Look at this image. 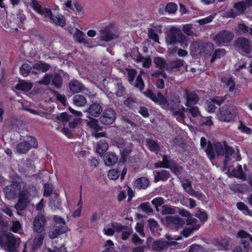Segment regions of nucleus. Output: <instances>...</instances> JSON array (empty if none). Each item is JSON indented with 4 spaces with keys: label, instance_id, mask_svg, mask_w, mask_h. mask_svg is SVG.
Segmentation results:
<instances>
[{
    "label": "nucleus",
    "instance_id": "obj_1",
    "mask_svg": "<svg viewBox=\"0 0 252 252\" xmlns=\"http://www.w3.org/2000/svg\"><path fill=\"white\" fill-rule=\"evenodd\" d=\"M144 94L147 97L165 110H176L181 103L180 98L177 95H171L167 100L161 93L158 92L156 94L150 89H147Z\"/></svg>",
    "mask_w": 252,
    "mask_h": 252
},
{
    "label": "nucleus",
    "instance_id": "obj_2",
    "mask_svg": "<svg viewBox=\"0 0 252 252\" xmlns=\"http://www.w3.org/2000/svg\"><path fill=\"white\" fill-rule=\"evenodd\" d=\"M166 43L168 45H175L178 43H180L183 48L188 46V38L179 28L172 27L165 37Z\"/></svg>",
    "mask_w": 252,
    "mask_h": 252
},
{
    "label": "nucleus",
    "instance_id": "obj_3",
    "mask_svg": "<svg viewBox=\"0 0 252 252\" xmlns=\"http://www.w3.org/2000/svg\"><path fill=\"white\" fill-rule=\"evenodd\" d=\"M237 115L238 111L235 106L224 105L219 108L217 116L219 121L229 123L234 121Z\"/></svg>",
    "mask_w": 252,
    "mask_h": 252
},
{
    "label": "nucleus",
    "instance_id": "obj_4",
    "mask_svg": "<svg viewBox=\"0 0 252 252\" xmlns=\"http://www.w3.org/2000/svg\"><path fill=\"white\" fill-rule=\"evenodd\" d=\"M4 236L5 238V244L7 250L10 252L16 251L21 243L20 239L16 238L10 232L5 233Z\"/></svg>",
    "mask_w": 252,
    "mask_h": 252
},
{
    "label": "nucleus",
    "instance_id": "obj_5",
    "mask_svg": "<svg viewBox=\"0 0 252 252\" xmlns=\"http://www.w3.org/2000/svg\"><path fill=\"white\" fill-rule=\"evenodd\" d=\"M234 37L232 32L226 30L222 31L218 33L214 37V40L218 46L222 43H228L231 42Z\"/></svg>",
    "mask_w": 252,
    "mask_h": 252
},
{
    "label": "nucleus",
    "instance_id": "obj_6",
    "mask_svg": "<svg viewBox=\"0 0 252 252\" xmlns=\"http://www.w3.org/2000/svg\"><path fill=\"white\" fill-rule=\"evenodd\" d=\"M43 15L45 17L50 18L53 22L56 25L63 27L65 25V19L63 16L57 17L52 14V12L50 9L42 8V9L38 13Z\"/></svg>",
    "mask_w": 252,
    "mask_h": 252
},
{
    "label": "nucleus",
    "instance_id": "obj_7",
    "mask_svg": "<svg viewBox=\"0 0 252 252\" xmlns=\"http://www.w3.org/2000/svg\"><path fill=\"white\" fill-rule=\"evenodd\" d=\"M108 149V144L105 140L100 141L97 146L96 151L100 156L103 157L104 162L107 166H110V154L105 153Z\"/></svg>",
    "mask_w": 252,
    "mask_h": 252
},
{
    "label": "nucleus",
    "instance_id": "obj_8",
    "mask_svg": "<svg viewBox=\"0 0 252 252\" xmlns=\"http://www.w3.org/2000/svg\"><path fill=\"white\" fill-rule=\"evenodd\" d=\"M46 223L45 217L42 214L37 215L33 222V230L38 233L46 234L45 226Z\"/></svg>",
    "mask_w": 252,
    "mask_h": 252
},
{
    "label": "nucleus",
    "instance_id": "obj_9",
    "mask_svg": "<svg viewBox=\"0 0 252 252\" xmlns=\"http://www.w3.org/2000/svg\"><path fill=\"white\" fill-rule=\"evenodd\" d=\"M21 188L20 184L17 182H13L11 185L6 187L4 189L6 197L9 199L14 198L17 195L20 194Z\"/></svg>",
    "mask_w": 252,
    "mask_h": 252
},
{
    "label": "nucleus",
    "instance_id": "obj_10",
    "mask_svg": "<svg viewBox=\"0 0 252 252\" xmlns=\"http://www.w3.org/2000/svg\"><path fill=\"white\" fill-rule=\"evenodd\" d=\"M230 238L225 236L221 238H217L214 239L211 244L216 247V249L219 251H226L229 249V244Z\"/></svg>",
    "mask_w": 252,
    "mask_h": 252
},
{
    "label": "nucleus",
    "instance_id": "obj_11",
    "mask_svg": "<svg viewBox=\"0 0 252 252\" xmlns=\"http://www.w3.org/2000/svg\"><path fill=\"white\" fill-rule=\"evenodd\" d=\"M235 44L246 54H249L251 53V41L249 39L244 37H239L235 40Z\"/></svg>",
    "mask_w": 252,
    "mask_h": 252
},
{
    "label": "nucleus",
    "instance_id": "obj_12",
    "mask_svg": "<svg viewBox=\"0 0 252 252\" xmlns=\"http://www.w3.org/2000/svg\"><path fill=\"white\" fill-rule=\"evenodd\" d=\"M36 194L37 191L33 185H25L20 192V196L30 201L33 197L36 195Z\"/></svg>",
    "mask_w": 252,
    "mask_h": 252
},
{
    "label": "nucleus",
    "instance_id": "obj_13",
    "mask_svg": "<svg viewBox=\"0 0 252 252\" xmlns=\"http://www.w3.org/2000/svg\"><path fill=\"white\" fill-rule=\"evenodd\" d=\"M111 226L115 229L118 233H121V238L123 240H126L128 239L129 236L133 232L132 229L127 225H124L120 224L115 226L113 224L111 223Z\"/></svg>",
    "mask_w": 252,
    "mask_h": 252
},
{
    "label": "nucleus",
    "instance_id": "obj_14",
    "mask_svg": "<svg viewBox=\"0 0 252 252\" xmlns=\"http://www.w3.org/2000/svg\"><path fill=\"white\" fill-rule=\"evenodd\" d=\"M184 96L186 99L185 105L187 107L197 104L199 100V96L195 91H189L186 90Z\"/></svg>",
    "mask_w": 252,
    "mask_h": 252
},
{
    "label": "nucleus",
    "instance_id": "obj_15",
    "mask_svg": "<svg viewBox=\"0 0 252 252\" xmlns=\"http://www.w3.org/2000/svg\"><path fill=\"white\" fill-rule=\"evenodd\" d=\"M68 88L73 94L88 91L84 85L76 79L71 80L68 83Z\"/></svg>",
    "mask_w": 252,
    "mask_h": 252
},
{
    "label": "nucleus",
    "instance_id": "obj_16",
    "mask_svg": "<svg viewBox=\"0 0 252 252\" xmlns=\"http://www.w3.org/2000/svg\"><path fill=\"white\" fill-rule=\"evenodd\" d=\"M199 53L206 57L211 56L214 49V45L211 42H202L198 45Z\"/></svg>",
    "mask_w": 252,
    "mask_h": 252
},
{
    "label": "nucleus",
    "instance_id": "obj_17",
    "mask_svg": "<svg viewBox=\"0 0 252 252\" xmlns=\"http://www.w3.org/2000/svg\"><path fill=\"white\" fill-rule=\"evenodd\" d=\"M235 32L238 35H250L252 37V29L244 23L239 24L235 29Z\"/></svg>",
    "mask_w": 252,
    "mask_h": 252
},
{
    "label": "nucleus",
    "instance_id": "obj_18",
    "mask_svg": "<svg viewBox=\"0 0 252 252\" xmlns=\"http://www.w3.org/2000/svg\"><path fill=\"white\" fill-rule=\"evenodd\" d=\"M121 154V158L118 163V164H124L127 161V158L131 154V147L128 145H126L124 148L120 150Z\"/></svg>",
    "mask_w": 252,
    "mask_h": 252
},
{
    "label": "nucleus",
    "instance_id": "obj_19",
    "mask_svg": "<svg viewBox=\"0 0 252 252\" xmlns=\"http://www.w3.org/2000/svg\"><path fill=\"white\" fill-rule=\"evenodd\" d=\"M170 246L169 242L167 241L157 240L154 241L152 245V250L161 252L164 249H166Z\"/></svg>",
    "mask_w": 252,
    "mask_h": 252
},
{
    "label": "nucleus",
    "instance_id": "obj_20",
    "mask_svg": "<svg viewBox=\"0 0 252 252\" xmlns=\"http://www.w3.org/2000/svg\"><path fill=\"white\" fill-rule=\"evenodd\" d=\"M150 181L146 177H140L134 183L135 187L138 189H146L150 186Z\"/></svg>",
    "mask_w": 252,
    "mask_h": 252
},
{
    "label": "nucleus",
    "instance_id": "obj_21",
    "mask_svg": "<svg viewBox=\"0 0 252 252\" xmlns=\"http://www.w3.org/2000/svg\"><path fill=\"white\" fill-rule=\"evenodd\" d=\"M171 174L169 171L165 170H162L160 171H157L155 174L154 180L155 182L161 181H166L170 177Z\"/></svg>",
    "mask_w": 252,
    "mask_h": 252
},
{
    "label": "nucleus",
    "instance_id": "obj_22",
    "mask_svg": "<svg viewBox=\"0 0 252 252\" xmlns=\"http://www.w3.org/2000/svg\"><path fill=\"white\" fill-rule=\"evenodd\" d=\"M87 112L89 113L93 117H96L99 116L102 112V108L99 104L94 103L90 106Z\"/></svg>",
    "mask_w": 252,
    "mask_h": 252
},
{
    "label": "nucleus",
    "instance_id": "obj_23",
    "mask_svg": "<svg viewBox=\"0 0 252 252\" xmlns=\"http://www.w3.org/2000/svg\"><path fill=\"white\" fill-rule=\"evenodd\" d=\"M153 62L155 67L158 68L159 70L166 69L168 71V62L164 58L160 57H155L154 58Z\"/></svg>",
    "mask_w": 252,
    "mask_h": 252
},
{
    "label": "nucleus",
    "instance_id": "obj_24",
    "mask_svg": "<svg viewBox=\"0 0 252 252\" xmlns=\"http://www.w3.org/2000/svg\"><path fill=\"white\" fill-rule=\"evenodd\" d=\"M55 228L58 229V232L62 234L65 232L66 231V226L65 224L64 220L61 218L57 216L54 217Z\"/></svg>",
    "mask_w": 252,
    "mask_h": 252
},
{
    "label": "nucleus",
    "instance_id": "obj_25",
    "mask_svg": "<svg viewBox=\"0 0 252 252\" xmlns=\"http://www.w3.org/2000/svg\"><path fill=\"white\" fill-rule=\"evenodd\" d=\"M231 174L232 177L237 178L243 181L247 180L246 175L243 171L241 165L239 164L236 169H233L231 172Z\"/></svg>",
    "mask_w": 252,
    "mask_h": 252
},
{
    "label": "nucleus",
    "instance_id": "obj_26",
    "mask_svg": "<svg viewBox=\"0 0 252 252\" xmlns=\"http://www.w3.org/2000/svg\"><path fill=\"white\" fill-rule=\"evenodd\" d=\"M32 67L33 69L45 72L50 69L51 65L43 62L37 61L32 64Z\"/></svg>",
    "mask_w": 252,
    "mask_h": 252
},
{
    "label": "nucleus",
    "instance_id": "obj_27",
    "mask_svg": "<svg viewBox=\"0 0 252 252\" xmlns=\"http://www.w3.org/2000/svg\"><path fill=\"white\" fill-rule=\"evenodd\" d=\"M30 202L28 199L23 198L20 196H19L18 202L15 205V208L17 210L18 215H20L19 211H21L26 209Z\"/></svg>",
    "mask_w": 252,
    "mask_h": 252
},
{
    "label": "nucleus",
    "instance_id": "obj_28",
    "mask_svg": "<svg viewBox=\"0 0 252 252\" xmlns=\"http://www.w3.org/2000/svg\"><path fill=\"white\" fill-rule=\"evenodd\" d=\"M32 86L33 84L32 83L22 80L19 82L15 88L18 90L27 92L32 89Z\"/></svg>",
    "mask_w": 252,
    "mask_h": 252
},
{
    "label": "nucleus",
    "instance_id": "obj_29",
    "mask_svg": "<svg viewBox=\"0 0 252 252\" xmlns=\"http://www.w3.org/2000/svg\"><path fill=\"white\" fill-rule=\"evenodd\" d=\"M75 31L74 36L77 42L80 43H83L84 44H88L90 43V42L86 39V36L83 32L77 29H76Z\"/></svg>",
    "mask_w": 252,
    "mask_h": 252
},
{
    "label": "nucleus",
    "instance_id": "obj_30",
    "mask_svg": "<svg viewBox=\"0 0 252 252\" xmlns=\"http://www.w3.org/2000/svg\"><path fill=\"white\" fill-rule=\"evenodd\" d=\"M184 63L185 61L181 59H176L175 60L169 61L168 63V71L181 67L183 66Z\"/></svg>",
    "mask_w": 252,
    "mask_h": 252
},
{
    "label": "nucleus",
    "instance_id": "obj_31",
    "mask_svg": "<svg viewBox=\"0 0 252 252\" xmlns=\"http://www.w3.org/2000/svg\"><path fill=\"white\" fill-rule=\"evenodd\" d=\"M165 221L169 224L183 225L185 221L178 216H168L165 218Z\"/></svg>",
    "mask_w": 252,
    "mask_h": 252
},
{
    "label": "nucleus",
    "instance_id": "obj_32",
    "mask_svg": "<svg viewBox=\"0 0 252 252\" xmlns=\"http://www.w3.org/2000/svg\"><path fill=\"white\" fill-rule=\"evenodd\" d=\"M100 38L102 40L108 41L110 39V27H102L100 30Z\"/></svg>",
    "mask_w": 252,
    "mask_h": 252
},
{
    "label": "nucleus",
    "instance_id": "obj_33",
    "mask_svg": "<svg viewBox=\"0 0 252 252\" xmlns=\"http://www.w3.org/2000/svg\"><path fill=\"white\" fill-rule=\"evenodd\" d=\"M74 104L77 106L82 107L85 106L87 102V99L85 96L82 94H76L73 96V98Z\"/></svg>",
    "mask_w": 252,
    "mask_h": 252
},
{
    "label": "nucleus",
    "instance_id": "obj_34",
    "mask_svg": "<svg viewBox=\"0 0 252 252\" xmlns=\"http://www.w3.org/2000/svg\"><path fill=\"white\" fill-rule=\"evenodd\" d=\"M124 104L129 109L135 111V109L136 108V105H137V102L135 98L129 97L124 101Z\"/></svg>",
    "mask_w": 252,
    "mask_h": 252
},
{
    "label": "nucleus",
    "instance_id": "obj_35",
    "mask_svg": "<svg viewBox=\"0 0 252 252\" xmlns=\"http://www.w3.org/2000/svg\"><path fill=\"white\" fill-rule=\"evenodd\" d=\"M146 146L151 152L158 151L160 150V146L158 142L151 139H147Z\"/></svg>",
    "mask_w": 252,
    "mask_h": 252
},
{
    "label": "nucleus",
    "instance_id": "obj_36",
    "mask_svg": "<svg viewBox=\"0 0 252 252\" xmlns=\"http://www.w3.org/2000/svg\"><path fill=\"white\" fill-rule=\"evenodd\" d=\"M226 54V50L224 49H217L215 50L210 60V62L213 63L217 59H220Z\"/></svg>",
    "mask_w": 252,
    "mask_h": 252
},
{
    "label": "nucleus",
    "instance_id": "obj_37",
    "mask_svg": "<svg viewBox=\"0 0 252 252\" xmlns=\"http://www.w3.org/2000/svg\"><path fill=\"white\" fill-rule=\"evenodd\" d=\"M45 234L38 233L33 240V243L32 246L33 249L40 247L43 243Z\"/></svg>",
    "mask_w": 252,
    "mask_h": 252
},
{
    "label": "nucleus",
    "instance_id": "obj_38",
    "mask_svg": "<svg viewBox=\"0 0 252 252\" xmlns=\"http://www.w3.org/2000/svg\"><path fill=\"white\" fill-rule=\"evenodd\" d=\"M30 149V146L27 142H22L19 143L16 147L17 152L19 154H25Z\"/></svg>",
    "mask_w": 252,
    "mask_h": 252
},
{
    "label": "nucleus",
    "instance_id": "obj_39",
    "mask_svg": "<svg viewBox=\"0 0 252 252\" xmlns=\"http://www.w3.org/2000/svg\"><path fill=\"white\" fill-rule=\"evenodd\" d=\"M137 62L138 63L143 62V66L148 68L152 64V60L150 57L144 58L141 54H139L137 57Z\"/></svg>",
    "mask_w": 252,
    "mask_h": 252
},
{
    "label": "nucleus",
    "instance_id": "obj_40",
    "mask_svg": "<svg viewBox=\"0 0 252 252\" xmlns=\"http://www.w3.org/2000/svg\"><path fill=\"white\" fill-rule=\"evenodd\" d=\"M52 82L53 85H54L58 89H59L62 86V77L60 74L55 73L52 75Z\"/></svg>",
    "mask_w": 252,
    "mask_h": 252
},
{
    "label": "nucleus",
    "instance_id": "obj_41",
    "mask_svg": "<svg viewBox=\"0 0 252 252\" xmlns=\"http://www.w3.org/2000/svg\"><path fill=\"white\" fill-rule=\"evenodd\" d=\"M200 226V224H197L193 225V226H191L189 227H186L184 229L182 232V234L184 237H188L193 233L194 230H198Z\"/></svg>",
    "mask_w": 252,
    "mask_h": 252
},
{
    "label": "nucleus",
    "instance_id": "obj_42",
    "mask_svg": "<svg viewBox=\"0 0 252 252\" xmlns=\"http://www.w3.org/2000/svg\"><path fill=\"white\" fill-rule=\"evenodd\" d=\"M233 7L236 9L237 12L241 14H243L247 8V5L244 1L236 2L234 4Z\"/></svg>",
    "mask_w": 252,
    "mask_h": 252
},
{
    "label": "nucleus",
    "instance_id": "obj_43",
    "mask_svg": "<svg viewBox=\"0 0 252 252\" xmlns=\"http://www.w3.org/2000/svg\"><path fill=\"white\" fill-rule=\"evenodd\" d=\"M194 216L199 219L202 223H204L207 220L208 215L206 211L199 209Z\"/></svg>",
    "mask_w": 252,
    "mask_h": 252
},
{
    "label": "nucleus",
    "instance_id": "obj_44",
    "mask_svg": "<svg viewBox=\"0 0 252 252\" xmlns=\"http://www.w3.org/2000/svg\"><path fill=\"white\" fill-rule=\"evenodd\" d=\"M182 186L185 191L188 194H190L191 192H193L194 190L192 188L191 182L189 179H186L185 181H182Z\"/></svg>",
    "mask_w": 252,
    "mask_h": 252
},
{
    "label": "nucleus",
    "instance_id": "obj_45",
    "mask_svg": "<svg viewBox=\"0 0 252 252\" xmlns=\"http://www.w3.org/2000/svg\"><path fill=\"white\" fill-rule=\"evenodd\" d=\"M32 68V67L29 64L26 63H24L20 68V74L24 77H26L29 75Z\"/></svg>",
    "mask_w": 252,
    "mask_h": 252
},
{
    "label": "nucleus",
    "instance_id": "obj_46",
    "mask_svg": "<svg viewBox=\"0 0 252 252\" xmlns=\"http://www.w3.org/2000/svg\"><path fill=\"white\" fill-rule=\"evenodd\" d=\"M52 75L53 74L51 73H46L40 80L37 82L38 84L46 86L49 85L52 80Z\"/></svg>",
    "mask_w": 252,
    "mask_h": 252
},
{
    "label": "nucleus",
    "instance_id": "obj_47",
    "mask_svg": "<svg viewBox=\"0 0 252 252\" xmlns=\"http://www.w3.org/2000/svg\"><path fill=\"white\" fill-rule=\"evenodd\" d=\"M178 8L177 5L174 2H168L165 7V11L169 14L176 12Z\"/></svg>",
    "mask_w": 252,
    "mask_h": 252
},
{
    "label": "nucleus",
    "instance_id": "obj_48",
    "mask_svg": "<svg viewBox=\"0 0 252 252\" xmlns=\"http://www.w3.org/2000/svg\"><path fill=\"white\" fill-rule=\"evenodd\" d=\"M169 169H170L171 172L176 176L180 175L183 170V167L179 166L177 163L172 164Z\"/></svg>",
    "mask_w": 252,
    "mask_h": 252
},
{
    "label": "nucleus",
    "instance_id": "obj_49",
    "mask_svg": "<svg viewBox=\"0 0 252 252\" xmlns=\"http://www.w3.org/2000/svg\"><path fill=\"white\" fill-rule=\"evenodd\" d=\"M87 124L95 131H97L101 129V127L98 123V121L96 119H91L90 121L87 122Z\"/></svg>",
    "mask_w": 252,
    "mask_h": 252
},
{
    "label": "nucleus",
    "instance_id": "obj_50",
    "mask_svg": "<svg viewBox=\"0 0 252 252\" xmlns=\"http://www.w3.org/2000/svg\"><path fill=\"white\" fill-rule=\"evenodd\" d=\"M227 95H225L223 96H215L213 98L210 99V100L212 101V102L214 103L215 104L220 106L224 101L227 99Z\"/></svg>",
    "mask_w": 252,
    "mask_h": 252
},
{
    "label": "nucleus",
    "instance_id": "obj_51",
    "mask_svg": "<svg viewBox=\"0 0 252 252\" xmlns=\"http://www.w3.org/2000/svg\"><path fill=\"white\" fill-rule=\"evenodd\" d=\"M205 249L200 245L193 244L189 247L188 252H204Z\"/></svg>",
    "mask_w": 252,
    "mask_h": 252
},
{
    "label": "nucleus",
    "instance_id": "obj_52",
    "mask_svg": "<svg viewBox=\"0 0 252 252\" xmlns=\"http://www.w3.org/2000/svg\"><path fill=\"white\" fill-rule=\"evenodd\" d=\"M139 208L147 214H150L153 212V210L150 207V204L148 202L141 203L139 206Z\"/></svg>",
    "mask_w": 252,
    "mask_h": 252
},
{
    "label": "nucleus",
    "instance_id": "obj_53",
    "mask_svg": "<svg viewBox=\"0 0 252 252\" xmlns=\"http://www.w3.org/2000/svg\"><path fill=\"white\" fill-rule=\"evenodd\" d=\"M72 118V116L69 115L67 113H62L60 115L56 117V119L63 123H67L69 122Z\"/></svg>",
    "mask_w": 252,
    "mask_h": 252
},
{
    "label": "nucleus",
    "instance_id": "obj_54",
    "mask_svg": "<svg viewBox=\"0 0 252 252\" xmlns=\"http://www.w3.org/2000/svg\"><path fill=\"white\" fill-rule=\"evenodd\" d=\"M215 151L218 156L224 155V148L220 142H217L214 144Z\"/></svg>",
    "mask_w": 252,
    "mask_h": 252
},
{
    "label": "nucleus",
    "instance_id": "obj_55",
    "mask_svg": "<svg viewBox=\"0 0 252 252\" xmlns=\"http://www.w3.org/2000/svg\"><path fill=\"white\" fill-rule=\"evenodd\" d=\"M151 202L155 206L157 211H158V207L161 206L164 203V199L161 197H157L154 198Z\"/></svg>",
    "mask_w": 252,
    "mask_h": 252
},
{
    "label": "nucleus",
    "instance_id": "obj_56",
    "mask_svg": "<svg viewBox=\"0 0 252 252\" xmlns=\"http://www.w3.org/2000/svg\"><path fill=\"white\" fill-rule=\"evenodd\" d=\"M148 222L151 232L154 233L156 230L158 229V224L157 220L154 219H149L148 220Z\"/></svg>",
    "mask_w": 252,
    "mask_h": 252
},
{
    "label": "nucleus",
    "instance_id": "obj_57",
    "mask_svg": "<svg viewBox=\"0 0 252 252\" xmlns=\"http://www.w3.org/2000/svg\"><path fill=\"white\" fill-rule=\"evenodd\" d=\"M111 144L116 145L120 150L124 148L126 144V141L123 138H119L116 140H111Z\"/></svg>",
    "mask_w": 252,
    "mask_h": 252
},
{
    "label": "nucleus",
    "instance_id": "obj_58",
    "mask_svg": "<svg viewBox=\"0 0 252 252\" xmlns=\"http://www.w3.org/2000/svg\"><path fill=\"white\" fill-rule=\"evenodd\" d=\"M144 83L142 79V75L139 74L136 77V82L135 85V87L140 89V91L142 92L144 89Z\"/></svg>",
    "mask_w": 252,
    "mask_h": 252
},
{
    "label": "nucleus",
    "instance_id": "obj_59",
    "mask_svg": "<svg viewBox=\"0 0 252 252\" xmlns=\"http://www.w3.org/2000/svg\"><path fill=\"white\" fill-rule=\"evenodd\" d=\"M148 36L149 38L153 40L156 42H158L159 37L158 34L155 32V30L153 29H148Z\"/></svg>",
    "mask_w": 252,
    "mask_h": 252
},
{
    "label": "nucleus",
    "instance_id": "obj_60",
    "mask_svg": "<svg viewBox=\"0 0 252 252\" xmlns=\"http://www.w3.org/2000/svg\"><path fill=\"white\" fill-rule=\"evenodd\" d=\"M161 212L163 215H173L175 213V210L171 207H169L167 205H163Z\"/></svg>",
    "mask_w": 252,
    "mask_h": 252
},
{
    "label": "nucleus",
    "instance_id": "obj_61",
    "mask_svg": "<svg viewBox=\"0 0 252 252\" xmlns=\"http://www.w3.org/2000/svg\"><path fill=\"white\" fill-rule=\"evenodd\" d=\"M215 148L211 142H209L207 144L206 153L211 158H214L215 157L214 152Z\"/></svg>",
    "mask_w": 252,
    "mask_h": 252
},
{
    "label": "nucleus",
    "instance_id": "obj_62",
    "mask_svg": "<svg viewBox=\"0 0 252 252\" xmlns=\"http://www.w3.org/2000/svg\"><path fill=\"white\" fill-rule=\"evenodd\" d=\"M53 192V187L50 184H46L44 187L43 195L45 197H49Z\"/></svg>",
    "mask_w": 252,
    "mask_h": 252
},
{
    "label": "nucleus",
    "instance_id": "obj_63",
    "mask_svg": "<svg viewBox=\"0 0 252 252\" xmlns=\"http://www.w3.org/2000/svg\"><path fill=\"white\" fill-rule=\"evenodd\" d=\"M127 74L128 77V81L131 83L133 82L137 75V72L135 69H128Z\"/></svg>",
    "mask_w": 252,
    "mask_h": 252
},
{
    "label": "nucleus",
    "instance_id": "obj_64",
    "mask_svg": "<svg viewBox=\"0 0 252 252\" xmlns=\"http://www.w3.org/2000/svg\"><path fill=\"white\" fill-rule=\"evenodd\" d=\"M117 91L115 93L117 96L121 97L123 95L125 88L122 85V83H118L116 86Z\"/></svg>",
    "mask_w": 252,
    "mask_h": 252
}]
</instances>
